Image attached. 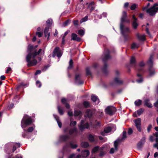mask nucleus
Masks as SVG:
<instances>
[{
	"label": "nucleus",
	"instance_id": "obj_1",
	"mask_svg": "<svg viewBox=\"0 0 158 158\" xmlns=\"http://www.w3.org/2000/svg\"><path fill=\"white\" fill-rule=\"evenodd\" d=\"M27 50L29 53L27 56L26 60L28 63V66L35 65L37 63V60H36V56L40 53L42 49H40L37 52L32 46L29 45Z\"/></svg>",
	"mask_w": 158,
	"mask_h": 158
},
{
	"label": "nucleus",
	"instance_id": "obj_2",
	"mask_svg": "<svg viewBox=\"0 0 158 158\" xmlns=\"http://www.w3.org/2000/svg\"><path fill=\"white\" fill-rule=\"evenodd\" d=\"M127 14L126 12H123L122 16L121 19V23L120 25V29L122 34L124 36L125 40L129 38V33L130 32L129 29L127 27L124 26L123 24V22L126 21Z\"/></svg>",
	"mask_w": 158,
	"mask_h": 158
},
{
	"label": "nucleus",
	"instance_id": "obj_3",
	"mask_svg": "<svg viewBox=\"0 0 158 158\" xmlns=\"http://www.w3.org/2000/svg\"><path fill=\"white\" fill-rule=\"evenodd\" d=\"M32 123V120L31 117L25 116L22 120L21 127L23 128H25L27 126L30 125Z\"/></svg>",
	"mask_w": 158,
	"mask_h": 158
},
{
	"label": "nucleus",
	"instance_id": "obj_4",
	"mask_svg": "<svg viewBox=\"0 0 158 158\" xmlns=\"http://www.w3.org/2000/svg\"><path fill=\"white\" fill-rule=\"evenodd\" d=\"M158 4L157 3H155L153 6L147 10V12L151 16H153L158 11V7H156Z\"/></svg>",
	"mask_w": 158,
	"mask_h": 158
},
{
	"label": "nucleus",
	"instance_id": "obj_5",
	"mask_svg": "<svg viewBox=\"0 0 158 158\" xmlns=\"http://www.w3.org/2000/svg\"><path fill=\"white\" fill-rule=\"evenodd\" d=\"M153 58V56L152 55L150 56L149 60L148 61V64L151 66L152 64V59ZM149 74L150 76L153 75L156 73L155 69L151 66L149 68Z\"/></svg>",
	"mask_w": 158,
	"mask_h": 158
},
{
	"label": "nucleus",
	"instance_id": "obj_6",
	"mask_svg": "<svg viewBox=\"0 0 158 158\" xmlns=\"http://www.w3.org/2000/svg\"><path fill=\"white\" fill-rule=\"evenodd\" d=\"M116 129V127L115 125H113L111 127H108L105 128L104 131L101 132V134L103 135H106V134L108 133L111 131H114Z\"/></svg>",
	"mask_w": 158,
	"mask_h": 158
},
{
	"label": "nucleus",
	"instance_id": "obj_7",
	"mask_svg": "<svg viewBox=\"0 0 158 158\" xmlns=\"http://www.w3.org/2000/svg\"><path fill=\"white\" fill-rule=\"evenodd\" d=\"M116 111V109L114 107L109 106L105 109V112L110 115H112Z\"/></svg>",
	"mask_w": 158,
	"mask_h": 158
},
{
	"label": "nucleus",
	"instance_id": "obj_8",
	"mask_svg": "<svg viewBox=\"0 0 158 158\" xmlns=\"http://www.w3.org/2000/svg\"><path fill=\"white\" fill-rule=\"evenodd\" d=\"M134 122L137 130L139 132H141V118H139L136 119L134 120Z\"/></svg>",
	"mask_w": 158,
	"mask_h": 158
},
{
	"label": "nucleus",
	"instance_id": "obj_9",
	"mask_svg": "<svg viewBox=\"0 0 158 158\" xmlns=\"http://www.w3.org/2000/svg\"><path fill=\"white\" fill-rule=\"evenodd\" d=\"M104 52L105 53L102 55V58L103 62H105L109 59L110 57L109 55V51L108 49L105 50Z\"/></svg>",
	"mask_w": 158,
	"mask_h": 158
},
{
	"label": "nucleus",
	"instance_id": "obj_10",
	"mask_svg": "<svg viewBox=\"0 0 158 158\" xmlns=\"http://www.w3.org/2000/svg\"><path fill=\"white\" fill-rule=\"evenodd\" d=\"M62 55V53L60 50L59 48L56 47L53 51V57H54L56 55L58 58H60L61 56Z\"/></svg>",
	"mask_w": 158,
	"mask_h": 158
},
{
	"label": "nucleus",
	"instance_id": "obj_11",
	"mask_svg": "<svg viewBox=\"0 0 158 158\" xmlns=\"http://www.w3.org/2000/svg\"><path fill=\"white\" fill-rule=\"evenodd\" d=\"M69 131V134L72 135L73 134H76L77 133V129L76 127L71 128L69 130V128H66L64 130V131L65 133H67V131Z\"/></svg>",
	"mask_w": 158,
	"mask_h": 158
},
{
	"label": "nucleus",
	"instance_id": "obj_12",
	"mask_svg": "<svg viewBox=\"0 0 158 158\" xmlns=\"http://www.w3.org/2000/svg\"><path fill=\"white\" fill-rule=\"evenodd\" d=\"M89 127V124L88 123H85L83 120H81L79 127L80 130H82L85 128H87Z\"/></svg>",
	"mask_w": 158,
	"mask_h": 158
},
{
	"label": "nucleus",
	"instance_id": "obj_13",
	"mask_svg": "<svg viewBox=\"0 0 158 158\" xmlns=\"http://www.w3.org/2000/svg\"><path fill=\"white\" fill-rule=\"evenodd\" d=\"M145 137H143L138 143L137 146V148L139 149H140L142 148L145 142Z\"/></svg>",
	"mask_w": 158,
	"mask_h": 158
},
{
	"label": "nucleus",
	"instance_id": "obj_14",
	"mask_svg": "<svg viewBox=\"0 0 158 158\" xmlns=\"http://www.w3.org/2000/svg\"><path fill=\"white\" fill-rule=\"evenodd\" d=\"M120 142V140L118 139L116 140L114 143V145L115 148V149L114 148H111L110 151V153H114V150H117V148L118 145V143Z\"/></svg>",
	"mask_w": 158,
	"mask_h": 158
},
{
	"label": "nucleus",
	"instance_id": "obj_15",
	"mask_svg": "<svg viewBox=\"0 0 158 158\" xmlns=\"http://www.w3.org/2000/svg\"><path fill=\"white\" fill-rule=\"evenodd\" d=\"M89 154V152L88 150H85L82 151L81 152V155L83 158H85L88 156Z\"/></svg>",
	"mask_w": 158,
	"mask_h": 158
},
{
	"label": "nucleus",
	"instance_id": "obj_16",
	"mask_svg": "<svg viewBox=\"0 0 158 158\" xmlns=\"http://www.w3.org/2000/svg\"><path fill=\"white\" fill-rule=\"evenodd\" d=\"M132 19L133 22L132 23V26L133 28L135 29L137 28L138 26V24L137 23V19L135 17L134 15H133L132 16Z\"/></svg>",
	"mask_w": 158,
	"mask_h": 158
},
{
	"label": "nucleus",
	"instance_id": "obj_17",
	"mask_svg": "<svg viewBox=\"0 0 158 158\" xmlns=\"http://www.w3.org/2000/svg\"><path fill=\"white\" fill-rule=\"evenodd\" d=\"M72 40L79 41L81 40L80 38L78 37L77 35L75 33H72L71 35Z\"/></svg>",
	"mask_w": 158,
	"mask_h": 158
},
{
	"label": "nucleus",
	"instance_id": "obj_18",
	"mask_svg": "<svg viewBox=\"0 0 158 158\" xmlns=\"http://www.w3.org/2000/svg\"><path fill=\"white\" fill-rule=\"evenodd\" d=\"M49 29V27H46L45 28L44 31L45 37H47L48 39L49 38L50 35V33L48 32Z\"/></svg>",
	"mask_w": 158,
	"mask_h": 158
},
{
	"label": "nucleus",
	"instance_id": "obj_19",
	"mask_svg": "<svg viewBox=\"0 0 158 158\" xmlns=\"http://www.w3.org/2000/svg\"><path fill=\"white\" fill-rule=\"evenodd\" d=\"M88 139L91 142H94L97 139V136L96 135H92L91 134L89 135Z\"/></svg>",
	"mask_w": 158,
	"mask_h": 158
},
{
	"label": "nucleus",
	"instance_id": "obj_20",
	"mask_svg": "<svg viewBox=\"0 0 158 158\" xmlns=\"http://www.w3.org/2000/svg\"><path fill=\"white\" fill-rule=\"evenodd\" d=\"M88 8L91 11L94 10L95 8L94 3V2H92L89 3L88 6Z\"/></svg>",
	"mask_w": 158,
	"mask_h": 158
},
{
	"label": "nucleus",
	"instance_id": "obj_21",
	"mask_svg": "<svg viewBox=\"0 0 158 158\" xmlns=\"http://www.w3.org/2000/svg\"><path fill=\"white\" fill-rule=\"evenodd\" d=\"M53 116L57 123L59 127L61 128L62 126V123L59 119V117L56 115H53Z\"/></svg>",
	"mask_w": 158,
	"mask_h": 158
},
{
	"label": "nucleus",
	"instance_id": "obj_22",
	"mask_svg": "<svg viewBox=\"0 0 158 158\" xmlns=\"http://www.w3.org/2000/svg\"><path fill=\"white\" fill-rule=\"evenodd\" d=\"M144 105L147 106L149 108H152V104L149 102V100L148 99L145 100Z\"/></svg>",
	"mask_w": 158,
	"mask_h": 158
},
{
	"label": "nucleus",
	"instance_id": "obj_23",
	"mask_svg": "<svg viewBox=\"0 0 158 158\" xmlns=\"http://www.w3.org/2000/svg\"><path fill=\"white\" fill-rule=\"evenodd\" d=\"M92 115V112L91 110H87L85 113V117H87L89 118H90L91 117Z\"/></svg>",
	"mask_w": 158,
	"mask_h": 158
},
{
	"label": "nucleus",
	"instance_id": "obj_24",
	"mask_svg": "<svg viewBox=\"0 0 158 158\" xmlns=\"http://www.w3.org/2000/svg\"><path fill=\"white\" fill-rule=\"evenodd\" d=\"M69 138L68 135H62L60 136V139L62 141H65Z\"/></svg>",
	"mask_w": 158,
	"mask_h": 158
},
{
	"label": "nucleus",
	"instance_id": "obj_25",
	"mask_svg": "<svg viewBox=\"0 0 158 158\" xmlns=\"http://www.w3.org/2000/svg\"><path fill=\"white\" fill-rule=\"evenodd\" d=\"M137 36L140 40H145V35H144L139 34L137 35Z\"/></svg>",
	"mask_w": 158,
	"mask_h": 158
},
{
	"label": "nucleus",
	"instance_id": "obj_26",
	"mask_svg": "<svg viewBox=\"0 0 158 158\" xmlns=\"http://www.w3.org/2000/svg\"><path fill=\"white\" fill-rule=\"evenodd\" d=\"M91 99L92 101L94 102L97 101L98 103L99 102V100H98V97L95 95H92L91 97Z\"/></svg>",
	"mask_w": 158,
	"mask_h": 158
},
{
	"label": "nucleus",
	"instance_id": "obj_27",
	"mask_svg": "<svg viewBox=\"0 0 158 158\" xmlns=\"http://www.w3.org/2000/svg\"><path fill=\"white\" fill-rule=\"evenodd\" d=\"M67 147H69L73 148H75L77 147L76 144H73L72 142H70L69 144L67 145Z\"/></svg>",
	"mask_w": 158,
	"mask_h": 158
},
{
	"label": "nucleus",
	"instance_id": "obj_28",
	"mask_svg": "<svg viewBox=\"0 0 158 158\" xmlns=\"http://www.w3.org/2000/svg\"><path fill=\"white\" fill-rule=\"evenodd\" d=\"M13 152H14L16 149V147H20V145L19 143H13Z\"/></svg>",
	"mask_w": 158,
	"mask_h": 158
},
{
	"label": "nucleus",
	"instance_id": "obj_29",
	"mask_svg": "<svg viewBox=\"0 0 158 158\" xmlns=\"http://www.w3.org/2000/svg\"><path fill=\"white\" fill-rule=\"evenodd\" d=\"M115 82L117 84H121L123 83V81L118 77H116L114 79Z\"/></svg>",
	"mask_w": 158,
	"mask_h": 158
},
{
	"label": "nucleus",
	"instance_id": "obj_30",
	"mask_svg": "<svg viewBox=\"0 0 158 158\" xmlns=\"http://www.w3.org/2000/svg\"><path fill=\"white\" fill-rule=\"evenodd\" d=\"M74 115L75 116H79L80 118L81 116V113L78 110H75L74 111Z\"/></svg>",
	"mask_w": 158,
	"mask_h": 158
},
{
	"label": "nucleus",
	"instance_id": "obj_31",
	"mask_svg": "<svg viewBox=\"0 0 158 158\" xmlns=\"http://www.w3.org/2000/svg\"><path fill=\"white\" fill-rule=\"evenodd\" d=\"M79 79V75H76L75 76V81L76 83L78 84H82L83 83L82 81L81 82H78V81Z\"/></svg>",
	"mask_w": 158,
	"mask_h": 158
},
{
	"label": "nucleus",
	"instance_id": "obj_32",
	"mask_svg": "<svg viewBox=\"0 0 158 158\" xmlns=\"http://www.w3.org/2000/svg\"><path fill=\"white\" fill-rule=\"evenodd\" d=\"M81 146L84 148H87L89 146V143L87 142H82L81 144Z\"/></svg>",
	"mask_w": 158,
	"mask_h": 158
},
{
	"label": "nucleus",
	"instance_id": "obj_33",
	"mask_svg": "<svg viewBox=\"0 0 158 158\" xmlns=\"http://www.w3.org/2000/svg\"><path fill=\"white\" fill-rule=\"evenodd\" d=\"M104 147H102L100 148L99 151H100V152L99 154L100 156H102L105 154V152L102 151L104 150Z\"/></svg>",
	"mask_w": 158,
	"mask_h": 158
},
{
	"label": "nucleus",
	"instance_id": "obj_34",
	"mask_svg": "<svg viewBox=\"0 0 158 158\" xmlns=\"http://www.w3.org/2000/svg\"><path fill=\"white\" fill-rule=\"evenodd\" d=\"M139 47V45L135 43H133L131 45V48L132 49L137 48Z\"/></svg>",
	"mask_w": 158,
	"mask_h": 158
},
{
	"label": "nucleus",
	"instance_id": "obj_35",
	"mask_svg": "<svg viewBox=\"0 0 158 158\" xmlns=\"http://www.w3.org/2000/svg\"><path fill=\"white\" fill-rule=\"evenodd\" d=\"M100 148L98 146H96L94 147L93 149L92 153H94L97 152L98 150H99Z\"/></svg>",
	"mask_w": 158,
	"mask_h": 158
},
{
	"label": "nucleus",
	"instance_id": "obj_36",
	"mask_svg": "<svg viewBox=\"0 0 158 158\" xmlns=\"http://www.w3.org/2000/svg\"><path fill=\"white\" fill-rule=\"evenodd\" d=\"M144 111V110L143 108H140L139 110H138L137 113V114L138 116H139Z\"/></svg>",
	"mask_w": 158,
	"mask_h": 158
},
{
	"label": "nucleus",
	"instance_id": "obj_37",
	"mask_svg": "<svg viewBox=\"0 0 158 158\" xmlns=\"http://www.w3.org/2000/svg\"><path fill=\"white\" fill-rule=\"evenodd\" d=\"M137 76L138 77H140V78L139 79L137 80L136 81L138 82L139 83L142 82V81H143V79L141 77V75L139 73H138L137 74Z\"/></svg>",
	"mask_w": 158,
	"mask_h": 158
},
{
	"label": "nucleus",
	"instance_id": "obj_38",
	"mask_svg": "<svg viewBox=\"0 0 158 158\" xmlns=\"http://www.w3.org/2000/svg\"><path fill=\"white\" fill-rule=\"evenodd\" d=\"M142 103V101L140 100H136L135 102V104L136 106H139Z\"/></svg>",
	"mask_w": 158,
	"mask_h": 158
},
{
	"label": "nucleus",
	"instance_id": "obj_39",
	"mask_svg": "<svg viewBox=\"0 0 158 158\" xmlns=\"http://www.w3.org/2000/svg\"><path fill=\"white\" fill-rule=\"evenodd\" d=\"M57 108L58 110V111L60 115H62L64 114V112L63 110V109H61L60 106H57Z\"/></svg>",
	"mask_w": 158,
	"mask_h": 158
},
{
	"label": "nucleus",
	"instance_id": "obj_40",
	"mask_svg": "<svg viewBox=\"0 0 158 158\" xmlns=\"http://www.w3.org/2000/svg\"><path fill=\"white\" fill-rule=\"evenodd\" d=\"M130 62L131 64H135V58L133 57H132L130 59Z\"/></svg>",
	"mask_w": 158,
	"mask_h": 158
},
{
	"label": "nucleus",
	"instance_id": "obj_41",
	"mask_svg": "<svg viewBox=\"0 0 158 158\" xmlns=\"http://www.w3.org/2000/svg\"><path fill=\"white\" fill-rule=\"evenodd\" d=\"M88 19V16H85L84 18H82L80 21V23H82L85 22L87 21Z\"/></svg>",
	"mask_w": 158,
	"mask_h": 158
},
{
	"label": "nucleus",
	"instance_id": "obj_42",
	"mask_svg": "<svg viewBox=\"0 0 158 158\" xmlns=\"http://www.w3.org/2000/svg\"><path fill=\"white\" fill-rule=\"evenodd\" d=\"M78 32L79 34L81 36L83 35L85 33L84 31L82 29L79 30Z\"/></svg>",
	"mask_w": 158,
	"mask_h": 158
},
{
	"label": "nucleus",
	"instance_id": "obj_43",
	"mask_svg": "<svg viewBox=\"0 0 158 158\" xmlns=\"http://www.w3.org/2000/svg\"><path fill=\"white\" fill-rule=\"evenodd\" d=\"M83 105L85 107H88L90 106L89 103L87 101H85L83 102Z\"/></svg>",
	"mask_w": 158,
	"mask_h": 158
},
{
	"label": "nucleus",
	"instance_id": "obj_44",
	"mask_svg": "<svg viewBox=\"0 0 158 158\" xmlns=\"http://www.w3.org/2000/svg\"><path fill=\"white\" fill-rule=\"evenodd\" d=\"M156 143L153 145V147L156 148L158 149V138L155 139Z\"/></svg>",
	"mask_w": 158,
	"mask_h": 158
},
{
	"label": "nucleus",
	"instance_id": "obj_45",
	"mask_svg": "<svg viewBox=\"0 0 158 158\" xmlns=\"http://www.w3.org/2000/svg\"><path fill=\"white\" fill-rule=\"evenodd\" d=\"M73 61L72 59H71L69 61V65L68 67V69H71L73 66Z\"/></svg>",
	"mask_w": 158,
	"mask_h": 158
},
{
	"label": "nucleus",
	"instance_id": "obj_46",
	"mask_svg": "<svg viewBox=\"0 0 158 158\" xmlns=\"http://www.w3.org/2000/svg\"><path fill=\"white\" fill-rule=\"evenodd\" d=\"M127 138L126 136V132L125 131H124L123 132V136L122 138V140H123Z\"/></svg>",
	"mask_w": 158,
	"mask_h": 158
},
{
	"label": "nucleus",
	"instance_id": "obj_47",
	"mask_svg": "<svg viewBox=\"0 0 158 158\" xmlns=\"http://www.w3.org/2000/svg\"><path fill=\"white\" fill-rule=\"evenodd\" d=\"M77 124V122L76 121H71L70 119V125L71 126H75Z\"/></svg>",
	"mask_w": 158,
	"mask_h": 158
},
{
	"label": "nucleus",
	"instance_id": "obj_48",
	"mask_svg": "<svg viewBox=\"0 0 158 158\" xmlns=\"http://www.w3.org/2000/svg\"><path fill=\"white\" fill-rule=\"evenodd\" d=\"M150 5V3H148L147 6H144L143 8V10H146L147 12V10L149 8H148V7Z\"/></svg>",
	"mask_w": 158,
	"mask_h": 158
},
{
	"label": "nucleus",
	"instance_id": "obj_49",
	"mask_svg": "<svg viewBox=\"0 0 158 158\" xmlns=\"http://www.w3.org/2000/svg\"><path fill=\"white\" fill-rule=\"evenodd\" d=\"M52 22V20L51 19H48L47 21V23L49 25V26H50L51 25Z\"/></svg>",
	"mask_w": 158,
	"mask_h": 158
},
{
	"label": "nucleus",
	"instance_id": "obj_50",
	"mask_svg": "<svg viewBox=\"0 0 158 158\" xmlns=\"http://www.w3.org/2000/svg\"><path fill=\"white\" fill-rule=\"evenodd\" d=\"M34 128L35 127H30L27 130V131L28 132H31L33 130Z\"/></svg>",
	"mask_w": 158,
	"mask_h": 158
},
{
	"label": "nucleus",
	"instance_id": "obj_51",
	"mask_svg": "<svg viewBox=\"0 0 158 158\" xmlns=\"http://www.w3.org/2000/svg\"><path fill=\"white\" fill-rule=\"evenodd\" d=\"M86 73L87 75H90L91 74V72L89 68H87L86 69Z\"/></svg>",
	"mask_w": 158,
	"mask_h": 158
},
{
	"label": "nucleus",
	"instance_id": "obj_52",
	"mask_svg": "<svg viewBox=\"0 0 158 158\" xmlns=\"http://www.w3.org/2000/svg\"><path fill=\"white\" fill-rule=\"evenodd\" d=\"M36 85L37 86L40 87L41 86V82L39 81H37L36 82Z\"/></svg>",
	"mask_w": 158,
	"mask_h": 158
},
{
	"label": "nucleus",
	"instance_id": "obj_53",
	"mask_svg": "<svg viewBox=\"0 0 158 158\" xmlns=\"http://www.w3.org/2000/svg\"><path fill=\"white\" fill-rule=\"evenodd\" d=\"M137 6V5L136 4H134L132 5L131 7V10H134L136 7Z\"/></svg>",
	"mask_w": 158,
	"mask_h": 158
},
{
	"label": "nucleus",
	"instance_id": "obj_54",
	"mask_svg": "<svg viewBox=\"0 0 158 158\" xmlns=\"http://www.w3.org/2000/svg\"><path fill=\"white\" fill-rule=\"evenodd\" d=\"M152 125L151 124H150L147 127V131L148 132H149L150 131L151 129L152 128Z\"/></svg>",
	"mask_w": 158,
	"mask_h": 158
},
{
	"label": "nucleus",
	"instance_id": "obj_55",
	"mask_svg": "<svg viewBox=\"0 0 158 158\" xmlns=\"http://www.w3.org/2000/svg\"><path fill=\"white\" fill-rule=\"evenodd\" d=\"M61 102L64 104L66 103V100L65 98H63L61 99Z\"/></svg>",
	"mask_w": 158,
	"mask_h": 158
},
{
	"label": "nucleus",
	"instance_id": "obj_56",
	"mask_svg": "<svg viewBox=\"0 0 158 158\" xmlns=\"http://www.w3.org/2000/svg\"><path fill=\"white\" fill-rule=\"evenodd\" d=\"M73 24L75 25H77L78 24V21L77 20H75L73 21Z\"/></svg>",
	"mask_w": 158,
	"mask_h": 158
},
{
	"label": "nucleus",
	"instance_id": "obj_57",
	"mask_svg": "<svg viewBox=\"0 0 158 158\" xmlns=\"http://www.w3.org/2000/svg\"><path fill=\"white\" fill-rule=\"evenodd\" d=\"M68 114L69 116H72L73 115V112L71 110H70L68 112Z\"/></svg>",
	"mask_w": 158,
	"mask_h": 158
},
{
	"label": "nucleus",
	"instance_id": "obj_58",
	"mask_svg": "<svg viewBox=\"0 0 158 158\" xmlns=\"http://www.w3.org/2000/svg\"><path fill=\"white\" fill-rule=\"evenodd\" d=\"M146 31L147 33L149 35L150 37L152 38V36L150 35V32H149V31L148 29V28H146Z\"/></svg>",
	"mask_w": 158,
	"mask_h": 158
},
{
	"label": "nucleus",
	"instance_id": "obj_59",
	"mask_svg": "<svg viewBox=\"0 0 158 158\" xmlns=\"http://www.w3.org/2000/svg\"><path fill=\"white\" fill-rule=\"evenodd\" d=\"M36 35H38V36L39 37H41L42 35V33L40 32H36Z\"/></svg>",
	"mask_w": 158,
	"mask_h": 158
},
{
	"label": "nucleus",
	"instance_id": "obj_60",
	"mask_svg": "<svg viewBox=\"0 0 158 158\" xmlns=\"http://www.w3.org/2000/svg\"><path fill=\"white\" fill-rule=\"evenodd\" d=\"M132 132H133V131L130 128L129 129L128 131V134L129 135H130L131 134H132Z\"/></svg>",
	"mask_w": 158,
	"mask_h": 158
},
{
	"label": "nucleus",
	"instance_id": "obj_61",
	"mask_svg": "<svg viewBox=\"0 0 158 158\" xmlns=\"http://www.w3.org/2000/svg\"><path fill=\"white\" fill-rule=\"evenodd\" d=\"M149 140L150 141L153 142L154 141V137L152 136H150L149 137Z\"/></svg>",
	"mask_w": 158,
	"mask_h": 158
},
{
	"label": "nucleus",
	"instance_id": "obj_62",
	"mask_svg": "<svg viewBox=\"0 0 158 158\" xmlns=\"http://www.w3.org/2000/svg\"><path fill=\"white\" fill-rule=\"evenodd\" d=\"M69 20H68L66 21L64 23V25L65 26L67 25L68 24V23H69Z\"/></svg>",
	"mask_w": 158,
	"mask_h": 158
},
{
	"label": "nucleus",
	"instance_id": "obj_63",
	"mask_svg": "<svg viewBox=\"0 0 158 158\" xmlns=\"http://www.w3.org/2000/svg\"><path fill=\"white\" fill-rule=\"evenodd\" d=\"M154 106L158 108V100L154 103Z\"/></svg>",
	"mask_w": 158,
	"mask_h": 158
},
{
	"label": "nucleus",
	"instance_id": "obj_64",
	"mask_svg": "<svg viewBox=\"0 0 158 158\" xmlns=\"http://www.w3.org/2000/svg\"><path fill=\"white\" fill-rule=\"evenodd\" d=\"M13 158H22V156L19 155H16L15 157Z\"/></svg>",
	"mask_w": 158,
	"mask_h": 158
}]
</instances>
